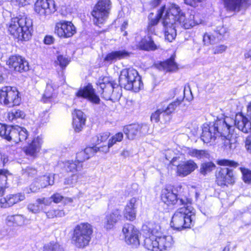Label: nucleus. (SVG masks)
Here are the masks:
<instances>
[{
	"mask_svg": "<svg viewBox=\"0 0 251 251\" xmlns=\"http://www.w3.org/2000/svg\"><path fill=\"white\" fill-rule=\"evenodd\" d=\"M119 81L120 86L109 77L104 76L99 79L97 84L101 89V94L105 100L113 102L117 101L122 96V87L136 92L139 91L143 85L138 72L133 68L122 70Z\"/></svg>",
	"mask_w": 251,
	"mask_h": 251,
	"instance_id": "1",
	"label": "nucleus"
},
{
	"mask_svg": "<svg viewBox=\"0 0 251 251\" xmlns=\"http://www.w3.org/2000/svg\"><path fill=\"white\" fill-rule=\"evenodd\" d=\"M180 25L185 29H189L194 26V22L189 14L185 15L177 5L172 3L167 5L163 18V26L165 39L172 42L176 36V28Z\"/></svg>",
	"mask_w": 251,
	"mask_h": 251,
	"instance_id": "2",
	"label": "nucleus"
},
{
	"mask_svg": "<svg viewBox=\"0 0 251 251\" xmlns=\"http://www.w3.org/2000/svg\"><path fill=\"white\" fill-rule=\"evenodd\" d=\"M31 20L25 16L12 18L7 25L8 30L15 38L20 41H28L31 37Z\"/></svg>",
	"mask_w": 251,
	"mask_h": 251,
	"instance_id": "3",
	"label": "nucleus"
},
{
	"mask_svg": "<svg viewBox=\"0 0 251 251\" xmlns=\"http://www.w3.org/2000/svg\"><path fill=\"white\" fill-rule=\"evenodd\" d=\"M187 204L178 208L172 218L171 225L174 228L180 230L182 229L191 228L194 224L195 211L191 206V200Z\"/></svg>",
	"mask_w": 251,
	"mask_h": 251,
	"instance_id": "4",
	"label": "nucleus"
},
{
	"mask_svg": "<svg viewBox=\"0 0 251 251\" xmlns=\"http://www.w3.org/2000/svg\"><path fill=\"white\" fill-rule=\"evenodd\" d=\"M218 120L210 125L204 124L202 127V132L201 139L204 143H208L215 141L221 134H227L228 130V124L227 120Z\"/></svg>",
	"mask_w": 251,
	"mask_h": 251,
	"instance_id": "5",
	"label": "nucleus"
},
{
	"mask_svg": "<svg viewBox=\"0 0 251 251\" xmlns=\"http://www.w3.org/2000/svg\"><path fill=\"white\" fill-rule=\"evenodd\" d=\"M93 232L92 226L88 223H81L74 229L72 242L77 248H84L89 245Z\"/></svg>",
	"mask_w": 251,
	"mask_h": 251,
	"instance_id": "6",
	"label": "nucleus"
},
{
	"mask_svg": "<svg viewBox=\"0 0 251 251\" xmlns=\"http://www.w3.org/2000/svg\"><path fill=\"white\" fill-rule=\"evenodd\" d=\"M174 241L171 235H162L158 238L150 237L144 240V246L151 251L169 250L173 246Z\"/></svg>",
	"mask_w": 251,
	"mask_h": 251,
	"instance_id": "7",
	"label": "nucleus"
},
{
	"mask_svg": "<svg viewBox=\"0 0 251 251\" xmlns=\"http://www.w3.org/2000/svg\"><path fill=\"white\" fill-rule=\"evenodd\" d=\"M21 102L19 92L15 87L5 86L0 90V102L8 106L18 105Z\"/></svg>",
	"mask_w": 251,
	"mask_h": 251,
	"instance_id": "8",
	"label": "nucleus"
},
{
	"mask_svg": "<svg viewBox=\"0 0 251 251\" xmlns=\"http://www.w3.org/2000/svg\"><path fill=\"white\" fill-rule=\"evenodd\" d=\"M111 8V2L110 0H100L94 7L92 12L94 17V23L100 26L108 17Z\"/></svg>",
	"mask_w": 251,
	"mask_h": 251,
	"instance_id": "9",
	"label": "nucleus"
},
{
	"mask_svg": "<svg viewBox=\"0 0 251 251\" xmlns=\"http://www.w3.org/2000/svg\"><path fill=\"white\" fill-rule=\"evenodd\" d=\"M161 197L162 201L168 205L187 204L191 200L184 196H178L172 190L168 188L162 190Z\"/></svg>",
	"mask_w": 251,
	"mask_h": 251,
	"instance_id": "10",
	"label": "nucleus"
},
{
	"mask_svg": "<svg viewBox=\"0 0 251 251\" xmlns=\"http://www.w3.org/2000/svg\"><path fill=\"white\" fill-rule=\"evenodd\" d=\"M34 9L40 18L43 19L56 10L53 0H37Z\"/></svg>",
	"mask_w": 251,
	"mask_h": 251,
	"instance_id": "11",
	"label": "nucleus"
},
{
	"mask_svg": "<svg viewBox=\"0 0 251 251\" xmlns=\"http://www.w3.org/2000/svg\"><path fill=\"white\" fill-rule=\"evenodd\" d=\"M54 183V175L50 174L41 176L40 173L32 180L29 186V190L31 192L36 193L41 189L47 187L48 186H52Z\"/></svg>",
	"mask_w": 251,
	"mask_h": 251,
	"instance_id": "12",
	"label": "nucleus"
},
{
	"mask_svg": "<svg viewBox=\"0 0 251 251\" xmlns=\"http://www.w3.org/2000/svg\"><path fill=\"white\" fill-rule=\"evenodd\" d=\"M179 157H174L171 161V164L177 167V174L180 176H185L192 172L197 168V164L192 160H189L180 164Z\"/></svg>",
	"mask_w": 251,
	"mask_h": 251,
	"instance_id": "13",
	"label": "nucleus"
},
{
	"mask_svg": "<svg viewBox=\"0 0 251 251\" xmlns=\"http://www.w3.org/2000/svg\"><path fill=\"white\" fill-rule=\"evenodd\" d=\"M54 32L59 37L69 38L76 32V28L71 22L62 21L56 24Z\"/></svg>",
	"mask_w": 251,
	"mask_h": 251,
	"instance_id": "14",
	"label": "nucleus"
},
{
	"mask_svg": "<svg viewBox=\"0 0 251 251\" xmlns=\"http://www.w3.org/2000/svg\"><path fill=\"white\" fill-rule=\"evenodd\" d=\"M184 91L185 90H182L181 88H175L171 91V92L173 93V97H174L175 96L179 93L182 94V96L177 98L176 100L170 103L165 108H162V110H163V112H164L163 116L165 117V122L169 121L170 119V115L175 111L176 107L179 106L183 101L185 97Z\"/></svg>",
	"mask_w": 251,
	"mask_h": 251,
	"instance_id": "15",
	"label": "nucleus"
},
{
	"mask_svg": "<svg viewBox=\"0 0 251 251\" xmlns=\"http://www.w3.org/2000/svg\"><path fill=\"white\" fill-rule=\"evenodd\" d=\"M7 64L10 68L20 73L25 72L29 69L28 62L20 55L11 56L7 61Z\"/></svg>",
	"mask_w": 251,
	"mask_h": 251,
	"instance_id": "16",
	"label": "nucleus"
},
{
	"mask_svg": "<svg viewBox=\"0 0 251 251\" xmlns=\"http://www.w3.org/2000/svg\"><path fill=\"white\" fill-rule=\"evenodd\" d=\"M149 126L146 124H133L124 127L123 131L129 139H133L139 134L143 135L148 132Z\"/></svg>",
	"mask_w": 251,
	"mask_h": 251,
	"instance_id": "17",
	"label": "nucleus"
},
{
	"mask_svg": "<svg viewBox=\"0 0 251 251\" xmlns=\"http://www.w3.org/2000/svg\"><path fill=\"white\" fill-rule=\"evenodd\" d=\"M235 182V177L232 170L227 168L220 169L216 175V182L219 186H225L226 184H232Z\"/></svg>",
	"mask_w": 251,
	"mask_h": 251,
	"instance_id": "18",
	"label": "nucleus"
},
{
	"mask_svg": "<svg viewBox=\"0 0 251 251\" xmlns=\"http://www.w3.org/2000/svg\"><path fill=\"white\" fill-rule=\"evenodd\" d=\"M76 96L79 98L88 99L95 104L100 103V99L95 93L94 89L91 85H88L82 89H80L76 93Z\"/></svg>",
	"mask_w": 251,
	"mask_h": 251,
	"instance_id": "19",
	"label": "nucleus"
},
{
	"mask_svg": "<svg viewBox=\"0 0 251 251\" xmlns=\"http://www.w3.org/2000/svg\"><path fill=\"white\" fill-rule=\"evenodd\" d=\"M235 126L244 133H251V121H250L242 113L236 115L234 120Z\"/></svg>",
	"mask_w": 251,
	"mask_h": 251,
	"instance_id": "20",
	"label": "nucleus"
},
{
	"mask_svg": "<svg viewBox=\"0 0 251 251\" xmlns=\"http://www.w3.org/2000/svg\"><path fill=\"white\" fill-rule=\"evenodd\" d=\"M121 218L122 215L120 210L118 209L113 210L106 215L103 222L104 227L107 230L112 229Z\"/></svg>",
	"mask_w": 251,
	"mask_h": 251,
	"instance_id": "21",
	"label": "nucleus"
},
{
	"mask_svg": "<svg viewBox=\"0 0 251 251\" xmlns=\"http://www.w3.org/2000/svg\"><path fill=\"white\" fill-rule=\"evenodd\" d=\"M73 125L76 132L81 130L85 124L86 117L82 111L79 110H75L72 113Z\"/></svg>",
	"mask_w": 251,
	"mask_h": 251,
	"instance_id": "22",
	"label": "nucleus"
},
{
	"mask_svg": "<svg viewBox=\"0 0 251 251\" xmlns=\"http://www.w3.org/2000/svg\"><path fill=\"white\" fill-rule=\"evenodd\" d=\"M25 199V195L18 193L15 195H10L6 198L0 199L1 207L6 208L13 205L20 201H23Z\"/></svg>",
	"mask_w": 251,
	"mask_h": 251,
	"instance_id": "23",
	"label": "nucleus"
},
{
	"mask_svg": "<svg viewBox=\"0 0 251 251\" xmlns=\"http://www.w3.org/2000/svg\"><path fill=\"white\" fill-rule=\"evenodd\" d=\"M225 7L227 11L238 12L246 6L247 0H223Z\"/></svg>",
	"mask_w": 251,
	"mask_h": 251,
	"instance_id": "24",
	"label": "nucleus"
},
{
	"mask_svg": "<svg viewBox=\"0 0 251 251\" xmlns=\"http://www.w3.org/2000/svg\"><path fill=\"white\" fill-rule=\"evenodd\" d=\"M230 126L228 124V132L227 134H221L220 136L223 140V146L222 147L224 150L226 151H230L234 150L237 146V142L235 138L232 137V135L230 134Z\"/></svg>",
	"mask_w": 251,
	"mask_h": 251,
	"instance_id": "25",
	"label": "nucleus"
},
{
	"mask_svg": "<svg viewBox=\"0 0 251 251\" xmlns=\"http://www.w3.org/2000/svg\"><path fill=\"white\" fill-rule=\"evenodd\" d=\"M137 200L132 198L127 203L124 211V217L129 221H133L136 218V212L137 206Z\"/></svg>",
	"mask_w": 251,
	"mask_h": 251,
	"instance_id": "26",
	"label": "nucleus"
},
{
	"mask_svg": "<svg viewBox=\"0 0 251 251\" xmlns=\"http://www.w3.org/2000/svg\"><path fill=\"white\" fill-rule=\"evenodd\" d=\"M42 143L43 141L41 138L38 136L34 138L31 143L25 149V153L31 156H36L37 153L40 150Z\"/></svg>",
	"mask_w": 251,
	"mask_h": 251,
	"instance_id": "27",
	"label": "nucleus"
},
{
	"mask_svg": "<svg viewBox=\"0 0 251 251\" xmlns=\"http://www.w3.org/2000/svg\"><path fill=\"white\" fill-rule=\"evenodd\" d=\"M137 48L145 50H155L158 48L152 39L150 37H145L142 38L136 45Z\"/></svg>",
	"mask_w": 251,
	"mask_h": 251,
	"instance_id": "28",
	"label": "nucleus"
},
{
	"mask_svg": "<svg viewBox=\"0 0 251 251\" xmlns=\"http://www.w3.org/2000/svg\"><path fill=\"white\" fill-rule=\"evenodd\" d=\"M131 52L123 50L118 51H112L108 53L104 58V61L112 63L117 60L123 59L130 56Z\"/></svg>",
	"mask_w": 251,
	"mask_h": 251,
	"instance_id": "29",
	"label": "nucleus"
},
{
	"mask_svg": "<svg viewBox=\"0 0 251 251\" xmlns=\"http://www.w3.org/2000/svg\"><path fill=\"white\" fill-rule=\"evenodd\" d=\"M167 8V6H162L158 11L156 16L154 18H152V16H153L152 14H151L150 15L149 19H150V21L149 23L148 26V30L149 32L152 33L154 31L153 26L158 24L159 20L161 18L162 19V24L163 25V18L165 14Z\"/></svg>",
	"mask_w": 251,
	"mask_h": 251,
	"instance_id": "30",
	"label": "nucleus"
},
{
	"mask_svg": "<svg viewBox=\"0 0 251 251\" xmlns=\"http://www.w3.org/2000/svg\"><path fill=\"white\" fill-rule=\"evenodd\" d=\"M95 149L91 147H87L84 150L77 152L76 154V161L79 164H81L86 160L95 154Z\"/></svg>",
	"mask_w": 251,
	"mask_h": 251,
	"instance_id": "31",
	"label": "nucleus"
},
{
	"mask_svg": "<svg viewBox=\"0 0 251 251\" xmlns=\"http://www.w3.org/2000/svg\"><path fill=\"white\" fill-rule=\"evenodd\" d=\"M13 134V141L16 143L25 141L28 136L27 130L19 126H15V132Z\"/></svg>",
	"mask_w": 251,
	"mask_h": 251,
	"instance_id": "32",
	"label": "nucleus"
},
{
	"mask_svg": "<svg viewBox=\"0 0 251 251\" xmlns=\"http://www.w3.org/2000/svg\"><path fill=\"white\" fill-rule=\"evenodd\" d=\"M15 126L0 125V136L7 141H13V134L15 132Z\"/></svg>",
	"mask_w": 251,
	"mask_h": 251,
	"instance_id": "33",
	"label": "nucleus"
},
{
	"mask_svg": "<svg viewBox=\"0 0 251 251\" xmlns=\"http://www.w3.org/2000/svg\"><path fill=\"white\" fill-rule=\"evenodd\" d=\"M82 164L73 160L67 161L64 163V168L67 172L75 173L82 169Z\"/></svg>",
	"mask_w": 251,
	"mask_h": 251,
	"instance_id": "34",
	"label": "nucleus"
},
{
	"mask_svg": "<svg viewBox=\"0 0 251 251\" xmlns=\"http://www.w3.org/2000/svg\"><path fill=\"white\" fill-rule=\"evenodd\" d=\"M147 226L149 228V231L152 234L151 237L158 238L163 234L160 226L158 223H156L154 221H150L148 224Z\"/></svg>",
	"mask_w": 251,
	"mask_h": 251,
	"instance_id": "35",
	"label": "nucleus"
},
{
	"mask_svg": "<svg viewBox=\"0 0 251 251\" xmlns=\"http://www.w3.org/2000/svg\"><path fill=\"white\" fill-rule=\"evenodd\" d=\"M22 173V176L27 179L33 178L34 179L40 174L36 168L31 166H28L23 169Z\"/></svg>",
	"mask_w": 251,
	"mask_h": 251,
	"instance_id": "36",
	"label": "nucleus"
},
{
	"mask_svg": "<svg viewBox=\"0 0 251 251\" xmlns=\"http://www.w3.org/2000/svg\"><path fill=\"white\" fill-rule=\"evenodd\" d=\"M138 230L134 226L130 224H125L123 227L122 232L124 235L125 238H127V240H129L130 238V235L137 232Z\"/></svg>",
	"mask_w": 251,
	"mask_h": 251,
	"instance_id": "37",
	"label": "nucleus"
},
{
	"mask_svg": "<svg viewBox=\"0 0 251 251\" xmlns=\"http://www.w3.org/2000/svg\"><path fill=\"white\" fill-rule=\"evenodd\" d=\"M188 154L192 157H197L201 159L202 158H207L208 154L205 150H198L195 149H189L188 151Z\"/></svg>",
	"mask_w": 251,
	"mask_h": 251,
	"instance_id": "38",
	"label": "nucleus"
},
{
	"mask_svg": "<svg viewBox=\"0 0 251 251\" xmlns=\"http://www.w3.org/2000/svg\"><path fill=\"white\" fill-rule=\"evenodd\" d=\"M161 66L166 70L167 71H174L177 68L176 64L175 62L174 59L171 58L166 61L161 63Z\"/></svg>",
	"mask_w": 251,
	"mask_h": 251,
	"instance_id": "39",
	"label": "nucleus"
},
{
	"mask_svg": "<svg viewBox=\"0 0 251 251\" xmlns=\"http://www.w3.org/2000/svg\"><path fill=\"white\" fill-rule=\"evenodd\" d=\"M135 234H132L130 235V238L129 240H127V238H125L126 242L128 245H130L133 247H137L140 244V241L139 239V230L137 231V232H134Z\"/></svg>",
	"mask_w": 251,
	"mask_h": 251,
	"instance_id": "40",
	"label": "nucleus"
},
{
	"mask_svg": "<svg viewBox=\"0 0 251 251\" xmlns=\"http://www.w3.org/2000/svg\"><path fill=\"white\" fill-rule=\"evenodd\" d=\"M27 209L34 214H37L44 209V206H41V204L38 203V199L34 203H30L27 205Z\"/></svg>",
	"mask_w": 251,
	"mask_h": 251,
	"instance_id": "41",
	"label": "nucleus"
},
{
	"mask_svg": "<svg viewBox=\"0 0 251 251\" xmlns=\"http://www.w3.org/2000/svg\"><path fill=\"white\" fill-rule=\"evenodd\" d=\"M25 113L20 110L13 109L8 113L7 118L9 121H12L17 118H24Z\"/></svg>",
	"mask_w": 251,
	"mask_h": 251,
	"instance_id": "42",
	"label": "nucleus"
},
{
	"mask_svg": "<svg viewBox=\"0 0 251 251\" xmlns=\"http://www.w3.org/2000/svg\"><path fill=\"white\" fill-rule=\"evenodd\" d=\"M215 167V164L211 162H208L202 163L200 168V172L201 174L205 175L210 172Z\"/></svg>",
	"mask_w": 251,
	"mask_h": 251,
	"instance_id": "43",
	"label": "nucleus"
},
{
	"mask_svg": "<svg viewBox=\"0 0 251 251\" xmlns=\"http://www.w3.org/2000/svg\"><path fill=\"white\" fill-rule=\"evenodd\" d=\"M44 251H64V250L58 243L52 242L45 245Z\"/></svg>",
	"mask_w": 251,
	"mask_h": 251,
	"instance_id": "44",
	"label": "nucleus"
},
{
	"mask_svg": "<svg viewBox=\"0 0 251 251\" xmlns=\"http://www.w3.org/2000/svg\"><path fill=\"white\" fill-rule=\"evenodd\" d=\"M110 135L109 132H104L98 134L93 138V142L97 144H99L107 140Z\"/></svg>",
	"mask_w": 251,
	"mask_h": 251,
	"instance_id": "45",
	"label": "nucleus"
},
{
	"mask_svg": "<svg viewBox=\"0 0 251 251\" xmlns=\"http://www.w3.org/2000/svg\"><path fill=\"white\" fill-rule=\"evenodd\" d=\"M163 111V110H162V109H159L157 110L155 112H154L151 114V120L152 121H154L155 123H157L159 121L160 117V116H161L163 118V120L162 121H161V122L165 123L164 122L165 117L163 116L164 112Z\"/></svg>",
	"mask_w": 251,
	"mask_h": 251,
	"instance_id": "46",
	"label": "nucleus"
},
{
	"mask_svg": "<svg viewBox=\"0 0 251 251\" xmlns=\"http://www.w3.org/2000/svg\"><path fill=\"white\" fill-rule=\"evenodd\" d=\"M190 18L194 22V26L197 25L201 24L202 21V16L199 13L196 12L195 11H191L189 14Z\"/></svg>",
	"mask_w": 251,
	"mask_h": 251,
	"instance_id": "47",
	"label": "nucleus"
},
{
	"mask_svg": "<svg viewBox=\"0 0 251 251\" xmlns=\"http://www.w3.org/2000/svg\"><path fill=\"white\" fill-rule=\"evenodd\" d=\"M77 182V177L75 175H72L70 177L65 179L64 185L65 188L73 187Z\"/></svg>",
	"mask_w": 251,
	"mask_h": 251,
	"instance_id": "48",
	"label": "nucleus"
},
{
	"mask_svg": "<svg viewBox=\"0 0 251 251\" xmlns=\"http://www.w3.org/2000/svg\"><path fill=\"white\" fill-rule=\"evenodd\" d=\"M69 62V61L68 58L61 55H58L57 58V60L55 61V63L59 65L62 69H64L67 66Z\"/></svg>",
	"mask_w": 251,
	"mask_h": 251,
	"instance_id": "49",
	"label": "nucleus"
},
{
	"mask_svg": "<svg viewBox=\"0 0 251 251\" xmlns=\"http://www.w3.org/2000/svg\"><path fill=\"white\" fill-rule=\"evenodd\" d=\"M218 164L222 166H228L233 167H237L239 166V164L234 161L227 159H221L218 161Z\"/></svg>",
	"mask_w": 251,
	"mask_h": 251,
	"instance_id": "50",
	"label": "nucleus"
},
{
	"mask_svg": "<svg viewBox=\"0 0 251 251\" xmlns=\"http://www.w3.org/2000/svg\"><path fill=\"white\" fill-rule=\"evenodd\" d=\"M241 169L244 181L247 183L251 182V171L245 168H241Z\"/></svg>",
	"mask_w": 251,
	"mask_h": 251,
	"instance_id": "51",
	"label": "nucleus"
},
{
	"mask_svg": "<svg viewBox=\"0 0 251 251\" xmlns=\"http://www.w3.org/2000/svg\"><path fill=\"white\" fill-rule=\"evenodd\" d=\"M53 91L54 89L52 86L50 84L48 83L43 95V98L46 99H50L52 96Z\"/></svg>",
	"mask_w": 251,
	"mask_h": 251,
	"instance_id": "52",
	"label": "nucleus"
},
{
	"mask_svg": "<svg viewBox=\"0 0 251 251\" xmlns=\"http://www.w3.org/2000/svg\"><path fill=\"white\" fill-rule=\"evenodd\" d=\"M123 138V134L122 132H119L113 136L111 139L109 140V146H112L117 142H120Z\"/></svg>",
	"mask_w": 251,
	"mask_h": 251,
	"instance_id": "53",
	"label": "nucleus"
},
{
	"mask_svg": "<svg viewBox=\"0 0 251 251\" xmlns=\"http://www.w3.org/2000/svg\"><path fill=\"white\" fill-rule=\"evenodd\" d=\"M26 220V218L23 215L16 214L15 215V225L21 226L23 225Z\"/></svg>",
	"mask_w": 251,
	"mask_h": 251,
	"instance_id": "54",
	"label": "nucleus"
},
{
	"mask_svg": "<svg viewBox=\"0 0 251 251\" xmlns=\"http://www.w3.org/2000/svg\"><path fill=\"white\" fill-rule=\"evenodd\" d=\"M112 146H109V142L108 141V143L107 145H104L102 147H98L96 146L92 147L93 149H95L96 150L95 151V154L98 151L102 152L104 153H106L109 151V148Z\"/></svg>",
	"mask_w": 251,
	"mask_h": 251,
	"instance_id": "55",
	"label": "nucleus"
},
{
	"mask_svg": "<svg viewBox=\"0 0 251 251\" xmlns=\"http://www.w3.org/2000/svg\"><path fill=\"white\" fill-rule=\"evenodd\" d=\"M227 49V46L224 45H220L215 46L213 48V53L214 54H220L225 52Z\"/></svg>",
	"mask_w": 251,
	"mask_h": 251,
	"instance_id": "56",
	"label": "nucleus"
},
{
	"mask_svg": "<svg viewBox=\"0 0 251 251\" xmlns=\"http://www.w3.org/2000/svg\"><path fill=\"white\" fill-rule=\"evenodd\" d=\"M38 203L41 204V206H49L52 202L50 198H43L38 199Z\"/></svg>",
	"mask_w": 251,
	"mask_h": 251,
	"instance_id": "57",
	"label": "nucleus"
},
{
	"mask_svg": "<svg viewBox=\"0 0 251 251\" xmlns=\"http://www.w3.org/2000/svg\"><path fill=\"white\" fill-rule=\"evenodd\" d=\"M215 38L213 35L206 33L204 35L203 41L205 45L213 43Z\"/></svg>",
	"mask_w": 251,
	"mask_h": 251,
	"instance_id": "58",
	"label": "nucleus"
},
{
	"mask_svg": "<svg viewBox=\"0 0 251 251\" xmlns=\"http://www.w3.org/2000/svg\"><path fill=\"white\" fill-rule=\"evenodd\" d=\"M50 198L54 202L59 203L64 199V197L60 194L56 193L53 194Z\"/></svg>",
	"mask_w": 251,
	"mask_h": 251,
	"instance_id": "59",
	"label": "nucleus"
},
{
	"mask_svg": "<svg viewBox=\"0 0 251 251\" xmlns=\"http://www.w3.org/2000/svg\"><path fill=\"white\" fill-rule=\"evenodd\" d=\"M165 155L166 159L167 160H171V161H170L171 164V161L174 157H177V156H173L174 152L173 151L170 150H168L165 151Z\"/></svg>",
	"mask_w": 251,
	"mask_h": 251,
	"instance_id": "60",
	"label": "nucleus"
},
{
	"mask_svg": "<svg viewBox=\"0 0 251 251\" xmlns=\"http://www.w3.org/2000/svg\"><path fill=\"white\" fill-rule=\"evenodd\" d=\"M216 33L220 35L223 36L227 32V29L224 26H218L217 27Z\"/></svg>",
	"mask_w": 251,
	"mask_h": 251,
	"instance_id": "61",
	"label": "nucleus"
},
{
	"mask_svg": "<svg viewBox=\"0 0 251 251\" xmlns=\"http://www.w3.org/2000/svg\"><path fill=\"white\" fill-rule=\"evenodd\" d=\"M6 222L7 224L10 225H15V215H9L6 217Z\"/></svg>",
	"mask_w": 251,
	"mask_h": 251,
	"instance_id": "62",
	"label": "nucleus"
},
{
	"mask_svg": "<svg viewBox=\"0 0 251 251\" xmlns=\"http://www.w3.org/2000/svg\"><path fill=\"white\" fill-rule=\"evenodd\" d=\"M245 146L248 151L251 153V136L247 138Z\"/></svg>",
	"mask_w": 251,
	"mask_h": 251,
	"instance_id": "63",
	"label": "nucleus"
},
{
	"mask_svg": "<svg viewBox=\"0 0 251 251\" xmlns=\"http://www.w3.org/2000/svg\"><path fill=\"white\" fill-rule=\"evenodd\" d=\"M54 38L50 35L46 36L44 38V43L47 45H50L54 42Z\"/></svg>",
	"mask_w": 251,
	"mask_h": 251,
	"instance_id": "64",
	"label": "nucleus"
}]
</instances>
